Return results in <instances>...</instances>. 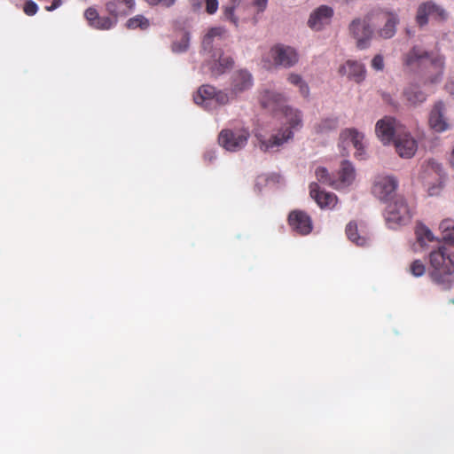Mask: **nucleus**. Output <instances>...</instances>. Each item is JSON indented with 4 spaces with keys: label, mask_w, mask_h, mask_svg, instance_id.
I'll return each mask as SVG.
<instances>
[{
    "label": "nucleus",
    "mask_w": 454,
    "mask_h": 454,
    "mask_svg": "<svg viewBox=\"0 0 454 454\" xmlns=\"http://www.w3.org/2000/svg\"><path fill=\"white\" fill-rule=\"evenodd\" d=\"M340 71L353 79L356 82H362L365 77V68L363 64L348 60L344 66H342Z\"/></svg>",
    "instance_id": "nucleus-23"
},
{
    "label": "nucleus",
    "mask_w": 454,
    "mask_h": 454,
    "mask_svg": "<svg viewBox=\"0 0 454 454\" xmlns=\"http://www.w3.org/2000/svg\"><path fill=\"white\" fill-rule=\"evenodd\" d=\"M403 97L411 106H416L427 100V94L417 84L408 85L403 91Z\"/></svg>",
    "instance_id": "nucleus-22"
},
{
    "label": "nucleus",
    "mask_w": 454,
    "mask_h": 454,
    "mask_svg": "<svg viewBox=\"0 0 454 454\" xmlns=\"http://www.w3.org/2000/svg\"><path fill=\"white\" fill-rule=\"evenodd\" d=\"M346 234L348 239L356 246L364 247L369 243V239L358 234L356 223L350 222L346 227Z\"/></svg>",
    "instance_id": "nucleus-24"
},
{
    "label": "nucleus",
    "mask_w": 454,
    "mask_h": 454,
    "mask_svg": "<svg viewBox=\"0 0 454 454\" xmlns=\"http://www.w3.org/2000/svg\"><path fill=\"white\" fill-rule=\"evenodd\" d=\"M411 219V212L406 200L401 197H395L390 201L385 210V220L387 226L395 229L407 224Z\"/></svg>",
    "instance_id": "nucleus-4"
},
{
    "label": "nucleus",
    "mask_w": 454,
    "mask_h": 454,
    "mask_svg": "<svg viewBox=\"0 0 454 454\" xmlns=\"http://www.w3.org/2000/svg\"><path fill=\"white\" fill-rule=\"evenodd\" d=\"M338 119L337 118H326L322 120L317 126V132H327L337 129Z\"/></svg>",
    "instance_id": "nucleus-33"
},
{
    "label": "nucleus",
    "mask_w": 454,
    "mask_h": 454,
    "mask_svg": "<svg viewBox=\"0 0 454 454\" xmlns=\"http://www.w3.org/2000/svg\"><path fill=\"white\" fill-rule=\"evenodd\" d=\"M446 17L447 14L442 7L433 2H427L419 6L416 21L419 26H424L428 22L429 19L443 20Z\"/></svg>",
    "instance_id": "nucleus-10"
},
{
    "label": "nucleus",
    "mask_w": 454,
    "mask_h": 454,
    "mask_svg": "<svg viewBox=\"0 0 454 454\" xmlns=\"http://www.w3.org/2000/svg\"><path fill=\"white\" fill-rule=\"evenodd\" d=\"M241 0H231L230 4L223 7V19L230 21L235 27L239 26V19L235 16V10L239 5Z\"/></svg>",
    "instance_id": "nucleus-27"
},
{
    "label": "nucleus",
    "mask_w": 454,
    "mask_h": 454,
    "mask_svg": "<svg viewBox=\"0 0 454 454\" xmlns=\"http://www.w3.org/2000/svg\"><path fill=\"white\" fill-rule=\"evenodd\" d=\"M451 302H452V303H454V299H453V300H451Z\"/></svg>",
    "instance_id": "nucleus-47"
},
{
    "label": "nucleus",
    "mask_w": 454,
    "mask_h": 454,
    "mask_svg": "<svg viewBox=\"0 0 454 454\" xmlns=\"http://www.w3.org/2000/svg\"><path fill=\"white\" fill-rule=\"evenodd\" d=\"M364 136L362 132L358 131L356 129H344L340 133V141L339 147L342 149L341 154L343 156L348 155V151L347 150V146L352 145L356 149L355 157L362 160L364 159V155L365 153L364 145Z\"/></svg>",
    "instance_id": "nucleus-8"
},
{
    "label": "nucleus",
    "mask_w": 454,
    "mask_h": 454,
    "mask_svg": "<svg viewBox=\"0 0 454 454\" xmlns=\"http://www.w3.org/2000/svg\"><path fill=\"white\" fill-rule=\"evenodd\" d=\"M226 34V29L222 27H215L210 28L205 35L202 44L204 49H209L212 46V43L215 37H223Z\"/></svg>",
    "instance_id": "nucleus-28"
},
{
    "label": "nucleus",
    "mask_w": 454,
    "mask_h": 454,
    "mask_svg": "<svg viewBox=\"0 0 454 454\" xmlns=\"http://www.w3.org/2000/svg\"><path fill=\"white\" fill-rule=\"evenodd\" d=\"M374 20L375 26L384 22V26L377 30V34L383 39L392 38L396 32V25L399 19L396 13L384 10L372 11L370 12L369 20Z\"/></svg>",
    "instance_id": "nucleus-7"
},
{
    "label": "nucleus",
    "mask_w": 454,
    "mask_h": 454,
    "mask_svg": "<svg viewBox=\"0 0 454 454\" xmlns=\"http://www.w3.org/2000/svg\"><path fill=\"white\" fill-rule=\"evenodd\" d=\"M234 61L231 56L222 54L217 62L212 67L211 71L213 75L218 76L233 67Z\"/></svg>",
    "instance_id": "nucleus-25"
},
{
    "label": "nucleus",
    "mask_w": 454,
    "mask_h": 454,
    "mask_svg": "<svg viewBox=\"0 0 454 454\" xmlns=\"http://www.w3.org/2000/svg\"><path fill=\"white\" fill-rule=\"evenodd\" d=\"M396 152L402 158H411L418 148L416 140L409 133L398 134L395 139Z\"/></svg>",
    "instance_id": "nucleus-15"
},
{
    "label": "nucleus",
    "mask_w": 454,
    "mask_h": 454,
    "mask_svg": "<svg viewBox=\"0 0 454 454\" xmlns=\"http://www.w3.org/2000/svg\"><path fill=\"white\" fill-rule=\"evenodd\" d=\"M316 176L320 183L329 184L336 188V180H333L331 177L330 174L328 173V170L325 168L318 167L316 169Z\"/></svg>",
    "instance_id": "nucleus-32"
},
{
    "label": "nucleus",
    "mask_w": 454,
    "mask_h": 454,
    "mask_svg": "<svg viewBox=\"0 0 454 454\" xmlns=\"http://www.w3.org/2000/svg\"><path fill=\"white\" fill-rule=\"evenodd\" d=\"M23 12L27 16H34L38 12V5L33 0H27L23 5Z\"/></svg>",
    "instance_id": "nucleus-36"
},
{
    "label": "nucleus",
    "mask_w": 454,
    "mask_h": 454,
    "mask_svg": "<svg viewBox=\"0 0 454 454\" xmlns=\"http://www.w3.org/2000/svg\"><path fill=\"white\" fill-rule=\"evenodd\" d=\"M230 100L229 95L223 90H216L211 85H202L194 96V102L208 109L213 103L220 106L226 105Z\"/></svg>",
    "instance_id": "nucleus-9"
},
{
    "label": "nucleus",
    "mask_w": 454,
    "mask_h": 454,
    "mask_svg": "<svg viewBox=\"0 0 454 454\" xmlns=\"http://www.w3.org/2000/svg\"><path fill=\"white\" fill-rule=\"evenodd\" d=\"M372 67L377 71L383 70V68H384L383 57L380 54L374 56V58L372 60Z\"/></svg>",
    "instance_id": "nucleus-38"
},
{
    "label": "nucleus",
    "mask_w": 454,
    "mask_h": 454,
    "mask_svg": "<svg viewBox=\"0 0 454 454\" xmlns=\"http://www.w3.org/2000/svg\"><path fill=\"white\" fill-rule=\"evenodd\" d=\"M416 237L418 242L423 247L427 242H432L434 240V237L432 231L424 224H419L416 227Z\"/></svg>",
    "instance_id": "nucleus-30"
},
{
    "label": "nucleus",
    "mask_w": 454,
    "mask_h": 454,
    "mask_svg": "<svg viewBox=\"0 0 454 454\" xmlns=\"http://www.w3.org/2000/svg\"><path fill=\"white\" fill-rule=\"evenodd\" d=\"M288 82L295 86H299L302 82H304L300 74H290L287 78Z\"/></svg>",
    "instance_id": "nucleus-41"
},
{
    "label": "nucleus",
    "mask_w": 454,
    "mask_h": 454,
    "mask_svg": "<svg viewBox=\"0 0 454 454\" xmlns=\"http://www.w3.org/2000/svg\"><path fill=\"white\" fill-rule=\"evenodd\" d=\"M206 12L208 14H214L216 12L218 9V1L217 0H206Z\"/></svg>",
    "instance_id": "nucleus-40"
},
{
    "label": "nucleus",
    "mask_w": 454,
    "mask_h": 454,
    "mask_svg": "<svg viewBox=\"0 0 454 454\" xmlns=\"http://www.w3.org/2000/svg\"><path fill=\"white\" fill-rule=\"evenodd\" d=\"M309 194L320 208H333L337 204V196L329 192L321 191L317 183L309 185Z\"/></svg>",
    "instance_id": "nucleus-18"
},
{
    "label": "nucleus",
    "mask_w": 454,
    "mask_h": 454,
    "mask_svg": "<svg viewBox=\"0 0 454 454\" xmlns=\"http://www.w3.org/2000/svg\"><path fill=\"white\" fill-rule=\"evenodd\" d=\"M62 4H63L62 0H52L51 5L45 6V10L47 12H53L54 10L58 9L59 7H60L62 5Z\"/></svg>",
    "instance_id": "nucleus-42"
},
{
    "label": "nucleus",
    "mask_w": 454,
    "mask_h": 454,
    "mask_svg": "<svg viewBox=\"0 0 454 454\" xmlns=\"http://www.w3.org/2000/svg\"><path fill=\"white\" fill-rule=\"evenodd\" d=\"M442 239L454 247V220L445 219L440 223Z\"/></svg>",
    "instance_id": "nucleus-26"
},
{
    "label": "nucleus",
    "mask_w": 454,
    "mask_h": 454,
    "mask_svg": "<svg viewBox=\"0 0 454 454\" xmlns=\"http://www.w3.org/2000/svg\"><path fill=\"white\" fill-rule=\"evenodd\" d=\"M398 187V181L392 176H379L372 186V193L380 200H387Z\"/></svg>",
    "instance_id": "nucleus-12"
},
{
    "label": "nucleus",
    "mask_w": 454,
    "mask_h": 454,
    "mask_svg": "<svg viewBox=\"0 0 454 454\" xmlns=\"http://www.w3.org/2000/svg\"><path fill=\"white\" fill-rule=\"evenodd\" d=\"M98 16L99 14L98 11L93 7H89L84 12V17L90 27L92 23L98 18Z\"/></svg>",
    "instance_id": "nucleus-37"
},
{
    "label": "nucleus",
    "mask_w": 454,
    "mask_h": 454,
    "mask_svg": "<svg viewBox=\"0 0 454 454\" xmlns=\"http://www.w3.org/2000/svg\"><path fill=\"white\" fill-rule=\"evenodd\" d=\"M116 23V18L111 19L109 17L98 16V18L92 23L91 27L99 30H108L114 27Z\"/></svg>",
    "instance_id": "nucleus-31"
},
{
    "label": "nucleus",
    "mask_w": 454,
    "mask_h": 454,
    "mask_svg": "<svg viewBox=\"0 0 454 454\" xmlns=\"http://www.w3.org/2000/svg\"><path fill=\"white\" fill-rule=\"evenodd\" d=\"M259 101L262 107L268 109L272 113L280 112L286 119L289 128H282L270 138L266 139L262 135H256L259 142V147L263 152H268L278 148L284 143L293 138L291 129L301 127V114L299 110L294 109L286 105V98L283 94L269 90L260 93Z\"/></svg>",
    "instance_id": "nucleus-1"
},
{
    "label": "nucleus",
    "mask_w": 454,
    "mask_h": 454,
    "mask_svg": "<svg viewBox=\"0 0 454 454\" xmlns=\"http://www.w3.org/2000/svg\"><path fill=\"white\" fill-rule=\"evenodd\" d=\"M403 63L412 69H419L425 84H434L442 81L444 59L440 55L415 46L405 55Z\"/></svg>",
    "instance_id": "nucleus-2"
},
{
    "label": "nucleus",
    "mask_w": 454,
    "mask_h": 454,
    "mask_svg": "<svg viewBox=\"0 0 454 454\" xmlns=\"http://www.w3.org/2000/svg\"><path fill=\"white\" fill-rule=\"evenodd\" d=\"M253 86L252 74L244 69L235 72L232 75L231 95V98L249 90Z\"/></svg>",
    "instance_id": "nucleus-16"
},
{
    "label": "nucleus",
    "mask_w": 454,
    "mask_h": 454,
    "mask_svg": "<svg viewBox=\"0 0 454 454\" xmlns=\"http://www.w3.org/2000/svg\"><path fill=\"white\" fill-rule=\"evenodd\" d=\"M427 166L428 168H430L431 169L434 170L437 173H439L442 170L441 165L434 160H429L427 161Z\"/></svg>",
    "instance_id": "nucleus-44"
},
{
    "label": "nucleus",
    "mask_w": 454,
    "mask_h": 454,
    "mask_svg": "<svg viewBox=\"0 0 454 454\" xmlns=\"http://www.w3.org/2000/svg\"><path fill=\"white\" fill-rule=\"evenodd\" d=\"M150 5H161L163 7H171L176 0H145Z\"/></svg>",
    "instance_id": "nucleus-39"
},
{
    "label": "nucleus",
    "mask_w": 454,
    "mask_h": 454,
    "mask_svg": "<svg viewBox=\"0 0 454 454\" xmlns=\"http://www.w3.org/2000/svg\"><path fill=\"white\" fill-rule=\"evenodd\" d=\"M445 110L443 102L438 101L430 111L428 123L435 132H444L451 128V124L445 116Z\"/></svg>",
    "instance_id": "nucleus-11"
},
{
    "label": "nucleus",
    "mask_w": 454,
    "mask_h": 454,
    "mask_svg": "<svg viewBox=\"0 0 454 454\" xmlns=\"http://www.w3.org/2000/svg\"><path fill=\"white\" fill-rule=\"evenodd\" d=\"M409 272L416 278L421 277L426 272V266L420 260H414L410 265Z\"/></svg>",
    "instance_id": "nucleus-35"
},
{
    "label": "nucleus",
    "mask_w": 454,
    "mask_h": 454,
    "mask_svg": "<svg viewBox=\"0 0 454 454\" xmlns=\"http://www.w3.org/2000/svg\"><path fill=\"white\" fill-rule=\"evenodd\" d=\"M189 42L190 35L189 33H184L179 41H176L173 43L172 51L176 53L187 51L189 47Z\"/></svg>",
    "instance_id": "nucleus-34"
},
{
    "label": "nucleus",
    "mask_w": 454,
    "mask_h": 454,
    "mask_svg": "<svg viewBox=\"0 0 454 454\" xmlns=\"http://www.w3.org/2000/svg\"><path fill=\"white\" fill-rule=\"evenodd\" d=\"M370 13L362 19H355L348 27L350 35L356 39V46L361 49H366L373 35V30L371 25L375 26L374 20H369Z\"/></svg>",
    "instance_id": "nucleus-6"
},
{
    "label": "nucleus",
    "mask_w": 454,
    "mask_h": 454,
    "mask_svg": "<svg viewBox=\"0 0 454 454\" xmlns=\"http://www.w3.org/2000/svg\"><path fill=\"white\" fill-rule=\"evenodd\" d=\"M449 163L450 165L451 168H454V146L450 152V154L449 156Z\"/></svg>",
    "instance_id": "nucleus-46"
},
{
    "label": "nucleus",
    "mask_w": 454,
    "mask_h": 454,
    "mask_svg": "<svg viewBox=\"0 0 454 454\" xmlns=\"http://www.w3.org/2000/svg\"><path fill=\"white\" fill-rule=\"evenodd\" d=\"M377 137L384 143H390L395 134V120L389 116H385L378 121L375 126Z\"/></svg>",
    "instance_id": "nucleus-19"
},
{
    "label": "nucleus",
    "mask_w": 454,
    "mask_h": 454,
    "mask_svg": "<svg viewBox=\"0 0 454 454\" xmlns=\"http://www.w3.org/2000/svg\"><path fill=\"white\" fill-rule=\"evenodd\" d=\"M288 223L291 228L301 235L310 233L313 228L310 216L301 210L292 211L288 216Z\"/></svg>",
    "instance_id": "nucleus-14"
},
{
    "label": "nucleus",
    "mask_w": 454,
    "mask_h": 454,
    "mask_svg": "<svg viewBox=\"0 0 454 454\" xmlns=\"http://www.w3.org/2000/svg\"><path fill=\"white\" fill-rule=\"evenodd\" d=\"M134 6V0H111L106 4V11L114 18L128 15Z\"/></svg>",
    "instance_id": "nucleus-20"
},
{
    "label": "nucleus",
    "mask_w": 454,
    "mask_h": 454,
    "mask_svg": "<svg viewBox=\"0 0 454 454\" xmlns=\"http://www.w3.org/2000/svg\"><path fill=\"white\" fill-rule=\"evenodd\" d=\"M268 0H254V4L258 7L259 12H263L267 6Z\"/></svg>",
    "instance_id": "nucleus-45"
},
{
    "label": "nucleus",
    "mask_w": 454,
    "mask_h": 454,
    "mask_svg": "<svg viewBox=\"0 0 454 454\" xmlns=\"http://www.w3.org/2000/svg\"><path fill=\"white\" fill-rule=\"evenodd\" d=\"M428 276L442 290H449L454 284V253L439 247L429 254Z\"/></svg>",
    "instance_id": "nucleus-3"
},
{
    "label": "nucleus",
    "mask_w": 454,
    "mask_h": 454,
    "mask_svg": "<svg viewBox=\"0 0 454 454\" xmlns=\"http://www.w3.org/2000/svg\"><path fill=\"white\" fill-rule=\"evenodd\" d=\"M356 177V171L348 160H343L339 171V177L336 179V189L349 186Z\"/></svg>",
    "instance_id": "nucleus-21"
},
{
    "label": "nucleus",
    "mask_w": 454,
    "mask_h": 454,
    "mask_svg": "<svg viewBox=\"0 0 454 454\" xmlns=\"http://www.w3.org/2000/svg\"><path fill=\"white\" fill-rule=\"evenodd\" d=\"M249 136L245 128L223 129L218 135V143L229 152H238L247 145Z\"/></svg>",
    "instance_id": "nucleus-5"
},
{
    "label": "nucleus",
    "mask_w": 454,
    "mask_h": 454,
    "mask_svg": "<svg viewBox=\"0 0 454 454\" xmlns=\"http://www.w3.org/2000/svg\"><path fill=\"white\" fill-rule=\"evenodd\" d=\"M333 15V10L327 5H321L309 16L308 25L314 30H321L329 24Z\"/></svg>",
    "instance_id": "nucleus-17"
},
{
    "label": "nucleus",
    "mask_w": 454,
    "mask_h": 454,
    "mask_svg": "<svg viewBox=\"0 0 454 454\" xmlns=\"http://www.w3.org/2000/svg\"><path fill=\"white\" fill-rule=\"evenodd\" d=\"M150 27V20L145 16L138 14L130 19L126 22V27L128 29H141L145 30Z\"/></svg>",
    "instance_id": "nucleus-29"
},
{
    "label": "nucleus",
    "mask_w": 454,
    "mask_h": 454,
    "mask_svg": "<svg viewBox=\"0 0 454 454\" xmlns=\"http://www.w3.org/2000/svg\"><path fill=\"white\" fill-rule=\"evenodd\" d=\"M270 52L274 63L278 66L291 67L298 62L297 52L292 47L275 45Z\"/></svg>",
    "instance_id": "nucleus-13"
},
{
    "label": "nucleus",
    "mask_w": 454,
    "mask_h": 454,
    "mask_svg": "<svg viewBox=\"0 0 454 454\" xmlns=\"http://www.w3.org/2000/svg\"><path fill=\"white\" fill-rule=\"evenodd\" d=\"M298 87H299L300 93L303 97L307 98L309 94V88L308 84L305 82H302Z\"/></svg>",
    "instance_id": "nucleus-43"
}]
</instances>
